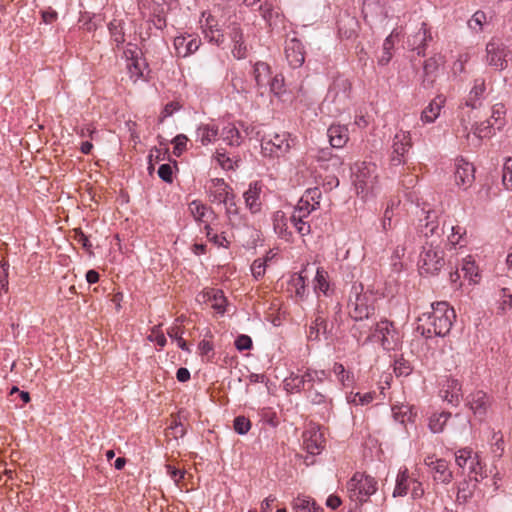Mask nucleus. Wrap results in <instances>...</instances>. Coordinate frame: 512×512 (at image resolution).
Masks as SVG:
<instances>
[{
	"label": "nucleus",
	"mask_w": 512,
	"mask_h": 512,
	"mask_svg": "<svg viewBox=\"0 0 512 512\" xmlns=\"http://www.w3.org/2000/svg\"><path fill=\"white\" fill-rule=\"evenodd\" d=\"M432 311L423 313L418 318L417 331L426 338L446 336L456 318L454 309L446 301L431 304Z\"/></svg>",
	"instance_id": "1"
},
{
	"label": "nucleus",
	"mask_w": 512,
	"mask_h": 512,
	"mask_svg": "<svg viewBox=\"0 0 512 512\" xmlns=\"http://www.w3.org/2000/svg\"><path fill=\"white\" fill-rule=\"evenodd\" d=\"M353 174V183L357 194L366 198L376 187L378 174L377 166L371 162H358L351 168Z\"/></svg>",
	"instance_id": "2"
},
{
	"label": "nucleus",
	"mask_w": 512,
	"mask_h": 512,
	"mask_svg": "<svg viewBox=\"0 0 512 512\" xmlns=\"http://www.w3.org/2000/svg\"><path fill=\"white\" fill-rule=\"evenodd\" d=\"M349 498L359 504L366 502L377 491V481L370 475L356 472L347 483Z\"/></svg>",
	"instance_id": "3"
},
{
	"label": "nucleus",
	"mask_w": 512,
	"mask_h": 512,
	"mask_svg": "<svg viewBox=\"0 0 512 512\" xmlns=\"http://www.w3.org/2000/svg\"><path fill=\"white\" fill-rule=\"evenodd\" d=\"M375 295L373 290H361L349 297L348 314L353 320L368 319L375 311Z\"/></svg>",
	"instance_id": "4"
},
{
	"label": "nucleus",
	"mask_w": 512,
	"mask_h": 512,
	"mask_svg": "<svg viewBox=\"0 0 512 512\" xmlns=\"http://www.w3.org/2000/svg\"><path fill=\"white\" fill-rule=\"evenodd\" d=\"M350 92L351 83L349 80L342 77L336 78L330 86L322 106L329 108L330 104H334V110L331 112L335 114L341 113L347 108Z\"/></svg>",
	"instance_id": "5"
},
{
	"label": "nucleus",
	"mask_w": 512,
	"mask_h": 512,
	"mask_svg": "<svg viewBox=\"0 0 512 512\" xmlns=\"http://www.w3.org/2000/svg\"><path fill=\"white\" fill-rule=\"evenodd\" d=\"M424 251L420 254V273L434 274L444 265V252L439 248L438 242L433 239L423 246Z\"/></svg>",
	"instance_id": "6"
},
{
	"label": "nucleus",
	"mask_w": 512,
	"mask_h": 512,
	"mask_svg": "<svg viewBox=\"0 0 512 512\" xmlns=\"http://www.w3.org/2000/svg\"><path fill=\"white\" fill-rule=\"evenodd\" d=\"M328 272L322 267L308 264L299 274L293 276V285L306 288L312 284V288H329Z\"/></svg>",
	"instance_id": "7"
},
{
	"label": "nucleus",
	"mask_w": 512,
	"mask_h": 512,
	"mask_svg": "<svg viewBox=\"0 0 512 512\" xmlns=\"http://www.w3.org/2000/svg\"><path fill=\"white\" fill-rule=\"evenodd\" d=\"M455 462L463 472L467 470L470 479L478 482V476L484 477V466L477 453L471 448H461L455 452Z\"/></svg>",
	"instance_id": "8"
},
{
	"label": "nucleus",
	"mask_w": 512,
	"mask_h": 512,
	"mask_svg": "<svg viewBox=\"0 0 512 512\" xmlns=\"http://www.w3.org/2000/svg\"><path fill=\"white\" fill-rule=\"evenodd\" d=\"M493 404V397L483 390H475L466 397V406L480 422L486 420Z\"/></svg>",
	"instance_id": "9"
},
{
	"label": "nucleus",
	"mask_w": 512,
	"mask_h": 512,
	"mask_svg": "<svg viewBox=\"0 0 512 512\" xmlns=\"http://www.w3.org/2000/svg\"><path fill=\"white\" fill-rule=\"evenodd\" d=\"M374 340L381 342L383 349L395 350L401 343L400 334L393 323L388 320H381L375 324Z\"/></svg>",
	"instance_id": "10"
},
{
	"label": "nucleus",
	"mask_w": 512,
	"mask_h": 512,
	"mask_svg": "<svg viewBox=\"0 0 512 512\" xmlns=\"http://www.w3.org/2000/svg\"><path fill=\"white\" fill-rule=\"evenodd\" d=\"M509 55L510 51L501 39L493 38L486 45V62L497 70L507 67Z\"/></svg>",
	"instance_id": "11"
},
{
	"label": "nucleus",
	"mask_w": 512,
	"mask_h": 512,
	"mask_svg": "<svg viewBox=\"0 0 512 512\" xmlns=\"http://www.w3.org/2000/svg\"><path fill=\"white\" fill-rule=\"evenodd\" d=\"M291 148L288 133L274 134L272 138H263L261 152L265 157L284 156Z\"/></svg>",
	"instance_id": "12"
},
{
	"label": "nucleus",
	"mask_w": 512,
	"mask_h": 512,
	"mask_svg": "<svg viewBox=\"0 0 512 512\" xmlns=\"http://www.w3.org/2000/svg\"><path fill=\"white\" fill-rule=\"evenodd\" d=\"M425 465L430 469L434 481L442 484H449L453 479V472L445 459L436 458L434 455L424 459Z\"/></svg>",
	"instance_id": "13"
},
{
	"label": "nucleus",
	"mask_w": 512,
	"mask_h": 512,
	"mask_svg": "<svg viewBox=\"0 0 512 512\" xmlns=\"http://www.w3.org/2000/svg\"><path fill=\"white\" fill-rule=\"evenodd\" d=\"M377 321L368 318L361 320H354V324L350 328L351 336L359 343L365 344L375 339L374 331Z\"/></svg>",
	"instance_id": "14"
},
{
	"label": "nucleus",
	"mask_w": 512,
	"mask_h": 512,
	"mask_svg": "<svg viewBox=\"0 0 512 512\" xmlns=\"http://www.w3.org/2000/svg\"><path fill=\"white\" fill-rule=\"evenodd\" d=\"M475 168L472 163L463 158L456 159L455 162V182L459 187L466 190L474 181Z\"/></svg>",
	"instance_id": "15"
},
{
	"label": "nucleus",
	"mask_w": 512,
	"mask_h": 512,
	"mask_svg": "<svg viewBox=\"0 0 512 512\" xmlns=\"http://www.w3.org/2000/svg\"><path fill=\"white\" fill-rule=\"evenodd\" d=\"M439 213L435 210H427L426 216L424 219H420V232L426 237V238H440L441 235L444 233L445 229V223L443 224V227H439Z\"/></svg>",
	"instance_id": "16"
},
{
	"label": "nucleus",
	"mask_w": 512,
	"mask_h": 512,
	"mask_svg": "<svg viewBox=\"0 0 512 512\" xmlns=\"http://www.w3.org/2000/svg\"><path fill=\"white\" fill-rule=\"evenodd\" d=\"M433 37L425 22H422L419 30L408 37V46L411 50L416 51L418 55H425V49Z\"/></svg>",
	"instance_id": "17"
},
{
	"label": "nucleus",
	"mask_w": 512,
	"mask_h": 512,
	"mask_svg": "<svg viewBox=\"0 0 512 512\" xmlns=\"http://www.w3.org/2000/svg\"><path fill=\"white\" fill-rule=\"evenodd\" d=\"M285 55L289 65L292 68H299L305 61L304 46L297 38H291L286 41Z\"/></svg>",
	"instance_id": "18"
},
{
	"label": "nucleus",
	"mask_w": 512,
	"mask_h": 512,
	"mask_svg": "<svg viewBox=\"0 0 512 512\" xmlns=\"http://www.w3.org/2000/svg\"><path fill=\"white\" fill-rule=\"evenodd\" d=\"M444 63L443 57L439 54H435L434 56L430 57L424 62L423 65V79L421 82V86L424 89H430L433 87L435 78H436V72L440 65Z\"/></svg>",
	"instance_id": "19"
},
{
	"label": "nucleus",
	"mask_w": 512,
	"mask_h": 512,
	"mask_svg": "<svg viewBox=\"0 0 512 512\" xmlns=\"http://www.w3.org/2000/svg\"><path fill=\"white\" fill-rule=\"evenodd\" d=\"M198 302H211V307L218 313L225 312L227 299L223 294V290H202L196 296Z\"/></svg>",
	"instance_id": "20"
},
{
	"label": "nucleus",
	"mask_w": 512,
	"mask_h": 512,
	"mask_svg": "<svg viewBox=\"0 0 512 512\" xmlns=\"http://www.w3.org/2000/svg\"><path fill=\"white\" fill-rule=\"evenodd\" d=\"M393 155H392V163L394 165H399L402 163V157L409 151L411 148L410 137L405 133H397L393 139Z\"/></svg>",
	"instance_id": "21"
},
{
	"label": "nucleus",
	"mask_w": 512,
	"mask_h": 512,
	"mask_svg": "<svg viewBox=\"0 0 512 512\" xmlns=\"http://www.w3.org/2000/svg\"><path fill=\"white\" fill-rule=\"evenodd\" d=\"M461 273L467 285L480 284L481 273L472 256L469 255L463 259Z\"/></svg>",
	"instance_id": "22"
},
{
	"label": "nucleus",
	"mask_w": 512,
	"mask_h": 512,
	"mask_svg": "<svg viewBox=\"0 0 512 512\" xmlns=\"http://www.w3.org/2000/svg\"><path fill=\"white\" fill-rule=\"evenodd\" d=\"M303 445L311 455H318L324 448L323 436L319 431L309 430L303 434Z\"/></svg>",
	"instance_id": "23"
},
{
	"label": "nucleus",
	"mask_w": 512,
	"mask_h": 512,
	"mask_svg": "<svg viewBox=\"0 0 512 512\" xmlns=\"http://www.w3.org/2000/svg\"><path fill=\"white\" fill-rule=\"evenodd\" d=\"M440 393L445 401L457 405L461 397V384L457 379H447Z\"/></svg>",
	"instance_id": "24"
},
{
	"label": "nucleus",
	"mask_w": 512,
	"mask_h": 512,
	"mask_svg": "<svg viewBox=\"0 0 512 512\" xmlns=\"http://www.w3.org/2000/svg\"><path fill=\"white\" fill-rule=\"evenodd\" d=\"M229 189L228 184H226L223 179H212L211 186L209 188L211 201L219 204L224 203V201H227V197L231 194Z\"/></svg>",
	"instance_id": "25"
},
{
	"label": "nucleus",
	"mask_w": 512,
	"mask_h": 512,
	"mask_svg": "<svg viewBox=\"0 0 512 512\" xmlns=\"http://www.w3.org/2000/svg\"><path fill=\"white\" fill-rule=\"evenodd\" d=\"M445 98L441 95L435 97L421 113V121L425 124L433 123L440 115Z\"/></svg>",
	"instance_id": "26"
},
{
	"label": "nucleus",
	"mask_w": 512,
	"mask_h": 512,
	"mask_svg": "<svg viewBox=\"0 0 512 512\" xmlns=\"http://www.w3.org/2000/svg\"><path fill=\"white\" fill-rule=\"evenodd\" d=\"M201 41L198 38L188 36H178L174 39V46L179 54L183 52V56L196 52L200 47Z\"/></svg>",
	"instance_id": "27"
},
{
	"label": "nucleus",
	"mask_w": 512,
	"mask_h": 512,
	"mask_svg": "<svg viewBox=\"0 0 512 512\" xmlns=\"http://www.w3.org/2000/svg\"><path fill=\"white\" fill-rule=\"evenodd\" d=\"M327 136L333 148H342L348 141V129L342 125H331Z\"/></svg>",
	"instance_id": "28"
},
{
	"label": "nucleus",
	"mask_w": 512,
	"mask_h": 512,
	"mask_svg": "<svg viewBox=\"0 0 512 512\" xmlns=\"http://www.w3.org/2000/svg\"><path fill=\"white\" fill-rule=\"evenodd\" d=\"M486 90L485 80L482 78L475 79L474 86L472 87L468 99L465 104L468 107L476 109L480 106V100L484 98Z\"/></svg>",
	"instance_id": "29"
},
{
	"label": "nucleus",
	"mask_w": 512,
	"mask_h": 512,
	"mask_svg": "<svg viewBox=\"0 0 512 512\" xmlns=\"http://www.w3.org/2000/svg\"><path fill=\"white\" fill-rule=\"evenodd\" d=\"M260 191L261 188L258 187L257 183H251L249 185L248 190L243 195L245 199V204L252 213H256L260 210Z\"/></svg>",
	"instance_id": "30"
},
{
	"label": "nucleus",
	"mask_w": 512,
	"mask_h": 512,
	"mask_svg": "<svg viewBox=\"0 0 512 512\" xmlns=\"http://www.w3.org/2000/svg\"><path fill=\"white\" fill-rule=\"evenodd\" d=\"M254 79L258 87H266L271 78L270 66L265 62H256L253 68Z\"/></svg>",
	"instance_id": "31"
},
{
	"label": "nucleus",
	"mask_w": 512,
	"mask_h": 512,
	"mask_svg": "<svg viewBox=\"0 0 512 512\" xmlns=\"http://www.w3.org/2000/svg\"><path fill=\"white\" fill-rule=\"evenodd\" d=\"M108 30L112 40L120 47L125 42L124 22L123 20L113 19L108 24Z\"/></svg>",
	"instance_id": "32"
},
{
	"label": "nucleus",
	"mask_w": 512,
	"mask_h": 512,
	"mask_svg": "<svg viewBox=\"0 0 512 512\" xmlns=\"http://www.w3.org/2000/svg\"><path fill=\"white\" fill-rule=\"evenodd\" d=\"M451 417L450 412H441V413H434L429 417V429L432 433H441L444 430V427L448 420Z\"/></svg>",
	"instance_id": "33"
},
{
	"label": "nucleus",
	"mask_w": 512,
	"mask_h": 512,
	"mask_svg": "<svg viewBox=\"0 0 512 512\" xmlns=\"http://www.w3.org/2000/svg\"><path fill=\"white\" fill-rule=\"evenodd\" d=\"M293 509L296 512L307 511V512H322L323 509L316 504V502L305 496H298L293 501Z\"/></svg>",
	"instance_id": "34"
},
{
	"label": "nucleus",
	"mask_w": 512,
	"mask_h": 512,
	"mask_svg": "<svg viewBox=\"0 0 512 512\" xmlns=\"http://www.w3.org/2000/svg\"><path fill=\"white\" fill-rule=\"evenodd\" d=\"M410 484L411 480H409L408 470L405 468L404 470H401L397 475L393 496H405L408 493Z\"/></svg>",
	"instance_id": "35"
},
{
	"label": "nucleus",
	"mask_w": 512,
	"mask_h": 512,
	"mask_svg": "<svg viewBox=\"0 0 512 512\" xmlns=\"http://www.w3.org/2000/svg\"><path fill=\"white\" fill-rule=\"evenodd\" d=\"M196 134L197 140H199L202 145H208L216 139L218 129L215 126L201 125L198 127Z\"/></svg>",
	"instance_id": "36"
},
{
	"label": "nucleus",
	"mask_w": 512,
	"mask_h": 512,
	"mask_svg": "<svg viewBox=\"0 0 512 512\" xmlns=\"http://www.w3.org/2000/svg\"><path fill=\"white\" fill-rule=\"evenodd\" d=\"M283 386L288 393H300L305 388L303 378L294 372L284 379Z\"/></svg>",
	"instance_id": "37"
},
{
	"label": "nucleus",
	"mask_w": 512,
	"mask_h": 512,
	"mask_svg": "<svg viewBox=\"0 0 512 512\" xmlns=\"http://www.w3.org/2000/svg\"><path fill=\"white\" fill-rule=\"evenodd\" d=\"M189 209L195 218L196 221L199 222H207L208 216L213 215V211L210 210L208 207H206L204 204H202L199 201H192L189 205Z\"/></svg>",
	"instance_id": "38"
},
{
	"label": "nucleus",
	"mask_w": 512,
	"mask_h": 512,
	"mask_svg": "<svg viewBox=\"0 0 512 512\" xmlns=\"http://www.w3.org/2000/svg\"><path fill=\"white\" fill-rule=\"evenodd\" d=\"M222 139L230 146H239L242 142V137L239 130L234 125H227L222 130Z\"/></svg>",
	"instance_id": "39"
},
{
	"label": "nucleus",
	"mask_w": 512,
	"mask_h": 512,
	"mask_svg": "<svg viewBox=\"0 0 512 512\" xmlns=\"http://www.w3.org/2000/svg\"><path fill=\"white\" fill-rule=\"evenodd\" d=\"M475 484L472 485L469 481L463 480L459 482L457 487V501L466 503L472 496Z\"/></svg>",
	"instance_id": "40"
},
{
	"label": "nucleus",
	"mask_w": 512,
	"mask_h": 512,
	"mask_svg": "<svg viewBox=\"0 0 512 512\" xmlns=\"http://www.w3.org/2000/svg\"><path fill=\"white\" fill-rule=\"evenodd\" d=\"M495 130H498L496 126L491 122V120L483 121L477 124L474 128V135L481 139L485 137H490L495 133Z\"/></svg>",
	"instance_id": "41"
},
{
	"label": "nucleus",
	"mask_w": 512,
	"mask_h": 512,
	"mask_svg": "<svg viewBox=\"0 0 512 512\" xmlns=\"http://www.w3.org/2000/svg\"><path fill=\"white\" fill-rule=\"evenodd\" d=\"M259 12L269 26L274 24V19L279 17V12L269 2L260 5Z\"/></svg>",
	"instance_id": "42"
},
{
	"label": "nucleus",
	"mask_w": 512,
	"mask_h": 512,
	"mask_svg": "<svg viewBox=\"0 0 512 512\" xmlns=\"http://www.w3.org/2000/svg\"><path fill=\"white\" fill-rule=\"evenodd\" d=\"M505 106L502 103L493 105L491 117L489 120L496 126L498 130L504 125Z\"/></svg>",
	"instance_id": "43"
},
{
	"label": "nucleus",
	"mask_w": 512,
	"mask_h": 512,
	"mask_svg": "<svg viewBox=\"0 0 512 512\" xmlns=\"http://www.w3.org/2000/svg\"><path fill=\"white\" fill-rule=\"evenodd\" d=\"M502 184L506 190H512V157H506L502 167Z\"/></svg>",
	"instance_id": "44"
},
{
	"label": "nucleus",
	"mask_w": 512,
	"mask_h": 512,
	"mask_svg": "<svg viewBox=\"0 0 512 512\" xmlns=\"http://www.w3.org/2000/svg\"><path fill=\"white\" fill-rule=\"evenodd\" d=\"M393 45H394L393 36L390 35L384 40L382 54L378 59V63L380 65L385 66L390 62V60L392 58L391 50L393 48Z\"/></svg>",
	"instance_id": "45"
},
{
	"label": "nucleus",
	"mask_w": 512,
	"mask_h": 512,
	"mask_svg": "<svg viewBox=\"0 0 512 512\" xmlns=\"http://www.w3.org/2000/svg\"><path fill=\"white\" fill-rule=\"evenodd\" d=\"M413 371V367L410 362L403 357H400L394 362V372L396 376L406 377L410 375Z\"/></svg>",
	"instance_id": "46"
},
{
	"label": "nucleus",
	"mask_w": 512,
	"mask_h": 512,
	"mask_svg": "<svg viewBox=\"0 0 512 512\" xmlns=\"http://www.w3.org/2000/svg\"><path fill=\"white\" fill-rule=\"evenodd\" d=\"M333 373L337 376L339 382L344 386H349L352 383V376L341 363H334Z\"/></svg>",
	"instance_id": "47"
},
{
	"label": "nucleus",
	"mask_w": 512,
	"mask_h": 512,
	"mask_svg": "<svg viewBox=\"0 0 512 512\" xmlns=\"http://www.w3.org/2000/svg\"><path fill=\"white\" fill-rule=\"evenodd\" d=\"M303 218L304 217L301 214H296V212H294L290 220L298 233L305 236L310 233V225L304 222Z\"/></svg>",
	"instance_id": "48"
},
{
	"label": "nucleus",
	"mask_w": 512,
	"mask_h": 512,
	"mask_svg": "<svg viewBox=\"0 0 512 512\" xmlns=\"http://www.w3.org/2000/svg\"><path fill=\"white\" fill-rule=\"evenodd\" d=\"M392 411L394 419L401 424H404L406 421H411L412 419V411L408 406L393 407Z\"/></svg>",
	"instance_id": "49"
},
{
	"label": "nucleus",
	"mask_w": 512,
	"mask_h": 512,
	"mask_svg": "<svg viewBox=\"0 0 512 512\" xmlns=\"http://www.w3.org/2000/svg\"><path fill=\"white\" fill-rule=\"evenodd\" d=\"M486 22V14L483 11H476L468 21V27L476 32L482 30L483 23Z\"/></svg>",
	"instance_id": "50"
},
{
	"label": "nucleus",
	"mask_w": 512,
	"mask_h": 512,
	"mask_svg": "<svg viewBox=\"0 0 512 512\" xmlns=\"http://www.w3.org/2000/svg\"><path fill=\"white\" fill-rule=\"evenodd\" d=\"M307 399L314 405H323L327 402V397L323 393L310 386L306 392Z\"/></svg>",
	"instance_id": "51"
},
{
	"label": "nucleus",
	"mask_w": 512,
	"mask_h": 512,
	"mask_svg": "<svg viewBox=\"0 0 512 512\" xmlns=\"http://www.w3.org/2000/svg\"><path fill=\"white\" fill-rule=\"evenodd\" d=\"M233 427L235 432H237L240 435H244L250 430L251 422L248 418L244 416H237L234 419Z\"/></svg>",
	"instance_id": "52"
},
{
	"label": "nucleus",
	"mask_w": 512,
	"mask_h": 512,
	"mask_svg": "<svg viewBox=\"0 0 512 512\" xmlns=\"http://www.w3.org/2000/svg\"><path fill=\"white\" fill-rule=\"evenodd\" d=\"M268 85L270 86V91L275 95H280L284 91V77L282 74H276L271 77Z\"/></svg>",
	"instance_id": "53"
},
{
	"label": "nucleus",
	"mask_w": 512,
	"mask_h": 512,
	"mask_svg": "<svg viewBox=\"0 0 512 512\" xmlns=\"http://www.w3.org/2000/svg\"><path fill=\"white\" fill-rule=\"evenodd\" d=\"M512 306V295L506 290H499L498 309L505 313Z\"/></svg>",
	"instance_id": "54"
},
{
	"label": "nucleus",
	"mask_w": 512,
	"mask_h": 512,
	"mask_svg": "<svg viewBox=\"0 0 512 512\" xmlns=\"http://www.w3.org/2000/svg\"><path fill=\"white\" fill-rule=\"evenodd\" d=\"M204 229L206 230V235L209 238V240L211 242H213L216 246H218V247H227L229 242L227 241L225 236L218 235V234H213L212 235V233H211L212 228L208 224H205Z\"/></svg>",
	"instance_id": "55"
},
{
	"label": "nucleus",
	"mask_w": 512,
	"mask_h": 512,
	"mask_svg": "<svg viewBox=\"0 0 512 512\" xmlns=\"http://www.w3.org/2000/svg\"><path fill=\"white\" fill-rule=\"evenodd\" d=\"M315 209H317L316 206L303 196L298 203L297 212L303 217H307Z\"/></svg>",
	"instance_id": "56"
},
{
	"label": "nucleus",
	"mask_w": 512,
	"mask_h": 512,
	"mask_svg": "<svg viewBox=\"0 0 512 512\" xmlns=\"http://www.w3.org/2000/svg\"><path fill=\"white\" fill-rule=\"evenodd\" d=\"M148 340L155 342L159 347L163 348L166 345V337L160 330L159 326H155L151 334L148 336Z\"/></svg>",
	"instance_id": "57"
},
{
	"label": "nucleus",
	"mask_w": 512,
	"mask_h": 512,
	"mask_svg": "<svg viewBox=\"0 0 512 512\" xmlns=\"http://www.w3.org/2000/svg\"><path fill=\"white\" fill-rule=\"evenodd\" d=\"M187 142H188V138L184 134H178L173 139L174 154L176 156H180L182 154V152L186 149Z\"/></svg>",
	"instance_id": "58"
},
{
	"label": "nucleus",
	"mask_w": 512,
	"mask_h": 512,
	"mask_svg": "<svg viewBox=\"0 0 512 512\" xmlns=\"http://www.w3.org/2000/svg\"><path fill=\"white\" fill-rule=\"evenodd\" d=\"M266 268V260L263 258H258L254 260V262L251 265V271L253 276L258 279L262 277L265 273Z\"/></svg>",
	"instance_id": "59"
},
{
	"label": "nucleus",
	"mask_w": 512,
	"mask_h": 512,
	"mask_svg": "<svg viewBox=\"0 0 512 512\" xmlns=\"http://www.w3.org/2000/svg\"><path fill=\"white\" fill-rule=\"evenodd\" d=\"M381 11V6L377 1L374 0H363V8L362 12L365 16L368 14L374 15L378 14Z\"/></svg>",
	"instance_id": "60"
},
{
	"label": "nucleus",
	"mask_w": 512,
	"mask_h": 512,
	"mask_svg": "<svg viewBox=\"0 0 512 512\" xmlns=\"http://www.w3.org/2000/svg\"><path fill=\"white\" fill-rule=\"evenodd\" d=\"M451 234L448 236V241L451 244L452 247H455L456 245L463 246L461 239H462V233L461 228L459 226H450Z\"/></svg>",
	"instance_id": "61"
},
{
	"label": "nucleus",
	"mask_w": 512,
	"mask_h": 512,
	"mask_svg": "<svg viewBox=\"0 0 512 512\" xmlns=\"http://www.w3.org/2000/svg\"><path fill=\"white\" fill-rule=\"evenodd\" d=\"M158 176L167 183L173 181V171L170 164H162L158 169Z\"/></svg>",
	"instance_id": "62"
},
{
	"label": "nucleus",
	"mask_w": 512,
	"mask_h": 512,
	"mask_svg": "<svg viewBox=\"0 0 512 512\" xmlns=\"http://www.w3.org/2000/svg\"><path fill=\"white\" fill-rule=\"evenodd\" d=\"M235 347L239 351L249 350L252 347V340L248 335H239L235 340Z\"/></svg>",
	"instance_id": "63"
},
{
	"label": "nucleus",
	"mask_w": 512,
	"mask_h": 512,
	"mask_svg": "<svg viewBox=\"0 0 512 512\" xmlns=\"http://www.w3.org/2000/svg\"><path fill=\"white\" fill-rule=\"evenodd\" d=\"M229 37L231 38L233 43L241 42L242 40H244L243 31L239 24L232 23L229 26Z\"/></svg>",
	"instance_id": "64"
}]
</instances>
